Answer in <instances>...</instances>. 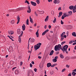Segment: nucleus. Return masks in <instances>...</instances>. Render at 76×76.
<instances>
[{"instance_id":"obj_43","label":"nucleus","mask_w":76,"mask_h":76,"mask_svg":"<svg viewBox=\"0 0 76 76\" xmlns=\"http://www.w3.org/2000/svg\"><path fill=\"white\" fill-rule=\"evenodd\" d=\"M31 38H30L29 39V40H28V45H29V41H30V40L31 39Z\"/></svg>"},{"instance_id":"obj_57","label":"nucleus","mask_w":76,"mask_h":76,"mask_svg":"<svg viewBox=\"0 0 76 76\" xmlns=\"http://www.w3.org/2000/svg\"><path fill=\"white\" fill-rule=\"evenodd\" d=\"M44 28H45V29H46L47 28V26H46V25H45V26Z\"/></svg>"},{"instance_id":"obj_3","label":"nucleus","mask_w":76,"mask_h":76,"mask_svg":"<svg viewBox=\"0 0 76 76\" xmlns=\"http://www.w3.org/2000/svg\"><path fill=\"white\" fill-rule=\"evenodd\" d=\"M68 47V45H65L64 46L63 49L61 48V49L62 50V51H67Z\"/></svg>"},{"instance_id":"obj_8","label":"nucleus","mask_w":76,"mask_h":76,"mask_svg":"<svg viewBox=\"0 0 76 76\" xmlns=\"http://www.w3.org/2000/svg\"><path fill=\"white\" fill-rule=\"evenodd\" d=\"M17 19L18 20V21L17 23V24H18L19 23V22H20V18L19 17V16H18Z\"/></svg>"},{"instance_id":"obj_25","label":"nucleus","mask_w":76,"mask_h":76,"mask_svg":"<svg viewBox=\"0 0 76 76\" xmlns=\"http://www.w3.org/2000/svg\"><path fill=\"white\" fill-rule=\"evenodd\" d=\"M26 23L28 25H29V19H27Z\"/></svg>"},{"instance_id":"obj_24","label":"nucleus","mask_w":76,"mask_h":76,"mask_svg":"<svg viewBox=\"0 0 76 76\" xmlns=\"http://www.w3.org/2000/svg\"><path fill=\"white\" fill-rule=\"evenodd\" d=\"M15 23V20H12L11 21V23L13 24Z\"/></svg>"},{"instance_id":"obj_63","label":"nucleus","mask_w":76,"mask_h":76,"mask_svg":"<svg viewBox=\"0 0 76 76\" xmlns=\"http://www.w3.org/2000/svg\"><path fill=\"white\" fill-rule=\"evenodd\" d=\"M72 72H76V69H75Z\"/></svg>"},{"instance_id":"obj_15","label":"nucleus","mask_w":76,"mask_h":76,"mask_svg":"<svg viewBox=\"0 0 76 76\" xmlns=\"http://www.w3.org/2000/svg\"><path fill=\"white\" fill-rule=\"evenodd\" d=\"M34 41H35V39L33 38H32L30 40V42H34Z\"/></svg>"},{"instance_id":"obj_28","label":"nucleus","mask_w":76,"mask_h":76,"mask_svg":"<svg viewBox=\"0 0 76 76\" xmlns=\"http://www.w3.org/2000/svg\"><path fill=\"white\" fill-rule=\"evenodd\" d=\"M75 75H76V73L74 72H73L72 73V75H73V76H75Z\"/></svg>"},{"instance_id":"obj_55","label":"nucleus","mask_w":76,"mask_h":76,"mask_svg":"<svg viewBox=\"0 0 76 76\" xmlns=\"http://www.w3.org/2000/svg\"><path fill=\"white\" fill-rule=\"evenodd\" d=\"M75 44H76V42H75L72 45H75Z\"/></svg>"},{"instance_id":"obj_35","label":"nucleus","mask_w":76,"mask_h":76,"mask_svg":"<svg viewBox=\"0 0 76 76\" xmlns=\"http://www.w3.org/2000/svg\"><path fill=\"white\" fill-rule=\"evenodd\" d=\"M65 43H66V42H62L61 43V45H63L64 44H65Z\"/></svg>"},{"instance_id":"obj_36","label":"nucleus","mask_w":76,"mask_h":76,"mask_svg":"<svg viewBox=\"0 0 76 76\" xmlns=\"http://www.w3.org/2000/svg\"><path fill=\"white\" fill-rule=\"evenodd\" d=\"M61 41H63V39H64V36L62 37H61Z\"/></svg>"},{"instance_id":"obj_26","label":"nucleus","mask_w":76,"mask_h":76,"mask_svg":"<svg viewBox=\"0 0 76 76\" xmlns=\"http://www.w3.org/2000/svg\"><path fill=\"white\" fill-rule=\"evenodd\" d=\"M18 41L19 42H21V38L19 37H18Z\"/></svg>"},{"instance_id":"obj_21","label":"nucleus","mask_w":76,"mask_h":76,"mask_svg":"<svg viewBox=\"0 0 76 76\" xmlns=\"http://www.w3.org/2000/svg\"><path fill=\"white\" fill-rule=\"evenodd\" d=\"M30 22H31V23H32L33 22V20H32V19L31 18V16H30Z\"/></svg>"},{"instance_id":"obj_46","label":"nucleus","mask_w":76,"mask_h":76,"mask_svg":"<svg viewBox=\"0 0 76 76\" xmlns=\"http://www.w3.org/2000/svg\"><path fill=\"white\" fill-rule=\"evenodd\" d=\"M20 64L21 66H22V64H23V62H22V61H21Z\"/></svg>"},{"instance_id":"obj_7","label":"nucleus","mask_w":76,"mask_h":76,"mask_svg":"<svg viewBox=\"0 0 76 76\" xmlns=\"http://www.w3.org/2000/svg\"><path fill=\"white\" fill-rule=\"evenodd\" d=\"M28 10L27 11V13H31V8H30V6H28Z\"/></svg>"},{"instance_id":"obj_59","label":"nucleus","mask_w":76,"mask_h":76,"mask_svg":"<svg viewBox=\"0 0 76 76\" xmlns=\"http://www.w3.org/2000/svg\"><path fill=\"white\" fill-rule=\"evenodd\" d=\"M31 63L32 64H34V62L33 61H32L31 62Z\"/></svg>"},{"instance_id":"obj_53","label":"nucleus","mask_w":76,"mask_h":76,"mask_svg":"<svg viewBox=\"0 0 76 76\" xmlns=\"http://www.w3.org/2000/svg\"><path fill=\"white\" fill-rule=\"evenodd\" d=\"M66 67H68V68H69V65H68L67 64L66 66Z\"/></svg>"},{"instance_id":"obj_56","label":"nucleus","mask_w":76,"mask_h":76,"mask_svg":"<svg viewBox=\"0 0 76 76\" xmlns=\"http://www.w3.org/2000/svg\"><path fill=\"white\" fill-rule=\"evenodd\" d=\"M38 58H39V59H41V57L40 56H38Z\"/></svg>"},{"instance_id":"obj_47","label":"nucleus","mask_w":76,"mask_h":76,"mask_svg":"<svg viewBox=\"0 0 76 76\" xmlns=\"http://www.w3.org/2000/svg\"><path fill=\"white\" fill-rule=\"evenodd\" d=\"M30 67H32V64H31V63L30 64Z\"/></svg>"},{"instance_id":"obj_11","label":"nucleus","mask_w":76,"mask_h":76,"mask_svg":"<svg viewBox=\"0 0 76 76\" xmlns=\"http://www.w3.org/2000/svg\"><path fill=\"white\" fill-rule=\"evenodd\" d=\"M47 66L48 67H50V66H51V64L50 63H49L47 64Z\"/></svg>"},{"instance_id":"obj_31","label":"nucleus","mask_w":76,"mask_h":76,"mask_svg":"<svg viewBox=\"0 0 76 76\" xmlns=\"http://www.w3.org/2000/svg\"><path fill=\"white\" fill-rule=\"evenodd\" d=\"M48 16L46 18H45V20H48Z\"/></svg>"},{"instance_id":"obj_13","label":"nucleus","mask_w":76,"mask_h":76,"mask_svg":"<svg viewBox=\"0 0 76 76\" xmlns=\"http://www.w3.org/2000/svg\"><path fill=\"white\" fill-rule=\"evenodd\" d=\"M17 33L18 34H20V33H21V31H20V29H18L17 30Z\"/></svg>"},{"instance_id":"obj_45","label":"nucleus","mask_w":76,"mask_h":76,"mask_svg":"<svg viewBox=\"0 0 76 76\" xmlns=\"http://www.w3.org/2000/svg\"><path fill=\"white\" fill-rule=\"evenodd\" d=\"M23 35V34L22 33H21V34L20 35V36H19V37L20 38V37H21Z\"/></svg>"},{"instance_id":"obj_5","label":"nucleus","mask_w":76,"mask_h":76,"mask_svg":"<svg viewBox=\"0 0 76 76\" xmlns=\"http://www.w3.org/2000/svg\"><path fill=\"white\" fill-rule=\"evenodd\" d=\"M54 3L55 4H58L60 3V1L59 0H55L54 1Z\"/></svg>"},{"instance_id":"obj_22","label":"nucleus","mask_w":76,"mask_h":76,"mask_svg":"<svg viewBox=\"0 0 76 76\" xmlns=\"http://www.w3.org/2000/svg\"><path fill=\"white\" fill-rule=\"evenodd\" d=\"M73 13H75L76 12V8H73Z\"/></svg>"},{"instance_id":"obj_30","label":"nucleus","mask_w":76,"mask_h":76,"mask_svg":"<svg viewBox=\"0 0 76 76\" xmlns=\"http://www.w3.org/2000/svg\"><path fill=\"white\" fill-rule=\"evenodd\" d=\"M64 34H65V32H64L63 33L61 34V37H64L63 35H64Z\"/></svg>"},{"instance_id":"obj_41","label":"nucleus","mask_w":76,"mask_h":76,"mask_svg":"<svg viewBox=\"0 0 76 76\" xmlns=\"http://www.w3.org/2000/svg\"><path fill=\"white\" fill-rule=\"evenodd\" d=\"M34 70L35 72H37V69L36 68H34Z\"/></svg>"},{"instance_id":"obj_20","label":"nucleus","mask_w":76,"mask_h":76,"mask_svg":"<svg viewBox=\"0 0 76 76\" xmlns=\"http://www.w3.org/2000/svg\"><path fill=\"white\" fill-rule=\"evenodd\" d=\"M10 64H11V65H13V64L14 63V62L13 61H12L10 62Z\"/></svg>"},{"instance_id":"obj_12","label":"nucleus","mask_w":76,"mask_h":76,"mask_svg":"<svg viewBox=\"0 0 76 76\" xmlns=\"http://www.w3.org/2000/svg\"><path fill=\"white\" fill-rule=\"evenodd\" d=\"M22 28L23 31H25V24H23V26H22Z\"/></svg>"},{"instance_id":"obj_1","label":"nucleus","mask_w":76,"mask_h":76,"mask_svg":"<svg viewBox=\"0 0 76 76\" xmlns=\"http://www.w3.org/2000/svg\"><path fill=\"white\" fill-rule=\"evenodd\" d=\"M61 45L59 44L58 45H56L54 48V49L55 51H58H58H59V50L61 49Z\"/></svg>"},{"instance_id":"obj_48","label":"nucleus","mask_w":76,"mask_h":76,"mask_svg":"<svg viewBox=\"0 0 76 76\" xmlns=\"http://www.w3.org/2000/svg\"><path fill=\"white\" fill-rule=\"evenodd\" d=\"M51 14H52V15H53V14H54V11H52L51 12Z\"/></svg>"},{"instance_id":"obj_4","label":"nucleus","mask_w":76,"mask_h":76,"mask_svg":"<svg viewBox=\"0 0 76 76\" xmlns=\"http://www.w3.org/2000/svg\"><path fill=\"white\" fill-rule=\"evenodd\" d=\"M49 31V30H46V31H45L44 32L42 33V36H44V35L45 34H47L48 32Z\"/></svg>"},{"instance_id":"obj_14","label":"nucleus","mask_w":76,"mask_h":76,"mask_svg":"<svg viewBox=\"0 0 76 76\" xmlns=\"http://www.w3.org/2000/svg\"><path fill=\"white\" fill-rule=\"evenodd\" d=\"M60 56L61 58H64V56L63 55H62L61 54L60 55Z\"/></svg>"},{"instance_id":"obj_52","label":"nucleus","mask_w":76,"mask_h":76,"mask_svg":"<svg viewBox=\"0 0 76 76\" xmlns=\"http://www.w3.org/2000/svg\"><path fill=\"white\" fill-rule=\"evenodd\" d=\"M48 27H49V29H51V26L50 25H49Z\"/></svg>"},{"instance_id":"obj_60","label":"nucleus","mask_w":76,"mask_h":76,"mask_svg":"<svg viewBox=\"0 0 76 76\" xmlns=\"http://www.w3.org/2000/svg\"><path fill=\"white\" fill-rule=\"evenodd\" d=\"M7 37H8L10 39H12V38L11 37H10V36H8Z\"/></svg>"},{"instance_id":"obj_42","label":"nucleus","mask_w":76,"mask_h":76,"mask_svg":"<svg viewBox=\"0 0 76 76\" xmlns=\"http://www.w3.org/2000/svg\"><path fill=\"white\" fill-rule=\"evenodd\" d=\"M56 55H58V54H59V52L57 51V52H56Z\"/></svg>"},{"instance_id":"obj_19","label":"nucleus","mask_w":76,"mask_h":76,"mask_svg":"<svg viewBox=\"0 0 76 76\" xmlns=\"http://www.w3.org/2000/svg\"><path fill=\"white\" fill-rule=\"evenodd\" d=\"M72 36H74V37H76V33H75V32H73L72 34Z\"/></svg>"},{"instance_id":"obj_54","label":"nucleus","mask_w":76,"mask_h":76,"mask_svg":"<svg viewBox=\"0 0 76 76\" xmlns=\"http://www.w3.org/2000/svg\"><path fill=\"white\" fill-rule=\"evenodd\" d=\"M16 69V67H14L12 69V70H14V69Z\"/></svg>"},{"instance_id":"obj_49","label":"nucleus","mask_w":76,"mask_h":76,"mask_svg":"<svg viewBox=\"0 0 76 76\" xmlns=\"http://www.w3.org/2000/svg\"><path fill=\"white\" fill-rule=\"evenodd\" d=\"M22 10V8H21L18 9V10Z\"/></svg>"},{"instance_id":"obj_34","label":"nucleus","mask_w":76,"mask_h":76,"mask_svg":"<svg viewBox=\"0 0 76 76\" xmlns=\"http://www.w3.org/2000/svg\"><path fill=\"white\" fill-rule=\"evenodd\" d=\"M54 18H55V19H54V20L53 21V23H55V22H56V18L55 17H54Z\"/></svg>"},{"instance_id":"obj_61","label":"nucleus","mask_w":76,"mask_h":76,"mask_svg":"<svg viewBox=\"0 0 76 76\" xmlns=\"http://www.w3.org/2000/svg\"><path fill=\"white\" fill-rule=\"evenodd\" d=\"M66 35H64V38H66Z\"/></svg>"},{"instance_id":"obj_2","label":"nucleus","mask_w":76,"mask_h":76,"mask_svg":"<svg viewBox=\"0 0 76 76\" xmlns=\"http://www.w3.org/2000/svg\"><path fill=\"white\" fill-rule=\"evenodd\" d=\"M42 44L41 43H38L37 45H35L34 46V48L35 50L37 51L38 50V49H39V48H40V47H41V45Z\"/></svg>"},{"instance_id":"obj_39","label":"nucleus","mask_w":76,"mask_h":76,"mask_svg":"<svg viewBox=\"0 0 76 76\" xmlns=\"http://www.w3.org/2000/svg\"><path fill=\"white\" fill-rule=\"evenodd\" d=\"M63 53H64V51L66 52V54H68V52H67V50H64V51H63Z\"/></svg>"},{"instance_id":"obj_9","label":"nucleus","mask_w":76,"mask_h":76,"mask_svg":"<svg viewBox=\"0 0 76 76\" xmlns=\"http://www.w3.org/2000/svg\"><path fill=\"white\" fill-rule=\"evenodd\" d=\"M8 34L10 35H12L14 34V32L13 31H8Z\"/></svg>"},{"instance_id":"obj_16","label":"nucleus","mask_w":76,"mask_h":76,"mask_svg":"<svg viewBox=\"0 0 76 76\" xmlns=\"http://www.w3.org/2000/svg\"><path fill=\"white\" fill-rule=\"evenodd\" d=\"M74 8V7L73 6H69V9H70L71 10V9H73Z\"/></svg>"},{"instance_id":"obj_44","label":"nucleus","mask_w":76,"mask_h":76,"mask_svg":"<svg viewBox=\"0 0 76 76\" xmlns=\"http://www.w3.org/2000/svg\"><path fill=\"white\" fill-rule=\"evenodd\" d=\"M61 19H64V15H62L61 17Z\"/></svg>"},{"instance_id":"obj_27","label":"nucleus","mask_w":76,"mask_h":76,"mask_svg":"<svg viewBox=\"0 0 76 76\" xmlns=\"http://www.w3.org/2000/svg\"><path fill=\"white\" fill-rule=\"evenodd\" d=\"M36 34L37 35V37H39V33L38 32H36Z\"/></svg>"},{"instance_id":"obj_50","label":"nucleus","mask_w":76,"mask_h":76,"mask_svg":"<svg viewBox=\"0 0 76 76\" xmlns=\"http://www.w3.org/2000/svg\"><path fill=\"white\" fill-rule=\"evenodd\" d=\"M72 74H71V73H69V74L68 75V76H72Z\"/></svg>"},{"instance_id":"obj_29","label":"nucleus","mask_w":76,"mask_h":76,"mask_svg":"<svg viewBox=\"0 0 76 76\" xmlns=\"http://www.w3.org/2000/svg\"><path fill=\"white\" fill-rule=\"evenodd\" d=\"M53 62H54L56 63V62H57V59H54L53 60Z\"/></svg>"},{"instance_id":"obj_17","label":"nucleus","mask_w":76,"mask_h":76,"mask_svg":"<svg viewBox=\"0 0 76 76\" xmlns=\"http://www.w3.org/2000/svg\"><path fill=\"white\" fill-rule=\"evenodd\" d=\"M53 53H54V50H52V51H51L49 54L50 56H52V55L53 54Z\"/></svg>"},{"instance_id":"obj_51","label":"nucleus","mask_w":76,"mask_h":76,"mask_svg":"<svg viewBox=\"0 0 76 76\" xmlns=\"http://www.w3.org/2000/svg\"><path fill=\"white\" fill-rule=\"evenodd\" d=\"M58 10H61V7H59L58 8Z\"/></svg>"},{"instance_id":"obj_33","label":"nucleus","mask_w":76,"mask_h":76,"mask_svg":"<svg viewBox=\"0 0 76 76\" xmlns=\"http://www.w3.org/2000/svg\"><path fill=\"white\" fill-rule=\"evenodd\" d=\"M36 2H37V4H39V0H37Z\"/></svg>"},{"instance_id":"obj_38","label":"nucleus","mask_w":76,"mask_h":76,"mask_svg":"<svg viewBox=\"0 0 76 76\" xmlns=\"http://www.w3.org/2000/svg\"><path fill=\"white\" fill-rule=\"evenodd\" d=\"M34 14H35V15H36V16H38V14L37 13V12H34Z\"/></svg>"},{"instance_id":"obj_32","label":"nucleus","mask_w":76,"mask_h":76,"mask_svg":"<svg viewBox=\"0 0 76 76\" xmlns=\"http://www.w3.org/2000/svg\"><path fill=\"white\" fill-rule=\"evenodd\" d=\"M25 3H27L28 4H29V2L27 0H26V1L25 2Z\"/></svg>"},{"instance_id":"obj_37","label":"nucleus","mask_w":76,"mask_h":76,"mask_svg":"<svg viewBox=\"0 0 76 76\" xmlns=\"http://www.w3.org/2000/svg\"><path fill=\"white\" fill-rule=\"evenodd\" d=\"M66 69H62V72H64V71H65V70H66Z\"/></svg>"},{"instance_id":"obj_62","label":"nucleus","mask_w":76,"mask_h":76,"mask_svg":"<svg viewBox=\"0 0 76 76\" xmlns=\"http://www.w3.org/2000/svg\"><path fill=\"white\" fill-rule=\"evenodd\" d=\"M16 72H17V73H19V71L17 70L16 71Z\"/></svg>"},{"instance_id":"obj_40","label":"nucleus","mask_w":76,"mask_h":76,"mask_svg":"<svg viewBox=\"0 0 76 76\" xmlns=\"http://www.w3.org/2000/svg\"><path fill=\"white\" fill-rule=\"evenodd\" d=\"M61 24H62V25H63V24L64 23V22H63V21L62 20H61Z\"/></svg>"},{"instance_id":"obj_10","label":"nucleus","mask_w":76,"mask_h":76,"mask_svg":"<svg viewBox=\"0 0 76 76\" xmlns=\"http://www.w3.org/2000/svg\"><path fill=\"white\" fill-rule=\"evenodd\" d=\"M64 18H66V17H68V16H69V15L68 14L64 13Z\"/></svg>"},{"instance_id":"obj_18","label":"nucleus","mask_w":76,"mask_h":76,"mask_svg":"<svg viewBox=\"0 0 76 76\" xmlns=\"http://www.w3.org/2000/svg\"><path fill=\"white\" fill-rule=\"evenodd\" d=\"M62 14H63V13L61 12H59V15L58 16V18H60L61 16L62 15Z\"/></svg>"},{"instance_id":"obj_6","label":"nucleus","mask_w":76,"mask_h":76,"mask_svg":"<svg viewBox=\"0 0 76 76\" xmlns=\"http://www.w3.org/2000/svg\"><path fill=\"white\" fill-rule=\"evenodd\" d=\"M31 4L32 5H33V6H35L37 5L36 3L32 1H31Z\"/></svg>"},{"instance_id":"obj_23","label":"nucleus","mask_w":76,"mask_h":76,"mask_svg":"<svg viewBox=\"0 0 76 76\" xmlns=\"http://www.w3.org/2000/svg\"><path fill=\"white\" fill-rule=\"evenodd\" d=\"M68 15H71L72 14V12L70 11L69 12H68Z\"/></svg>"},{"instance_id":"obj_64","label":"nucleus","mask_w":76,"mask_h":76,"mask_svg":"<svg viewBox=\"0 0 76 76\" xmlns=\"http://www.w3.org/2000/svg\"><path fill=\"white\" fill-rule=\"evenodd\" d=\"M74 9H76V5H75V6H74Z\"/></svg>"},{"instance_id":"obj_58","label":"nucleus","mask_w":76,"mask_h":76,"mask_svg":"<svg viewBox=\"0 0 76 76\" xmlns=\"http://www.w3.org/2000/svg\"><path fill=\"white\" fill-rule=\"evenodd\" d=\"M55 59H57V58H58V56L55 57Z\"/></svg>"}]
</instances>
